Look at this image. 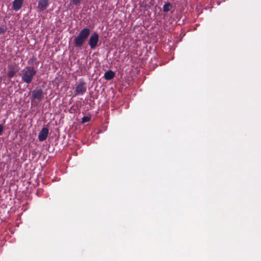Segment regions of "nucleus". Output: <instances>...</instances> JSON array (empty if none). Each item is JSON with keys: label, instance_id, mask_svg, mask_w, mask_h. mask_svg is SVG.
Listing matches in <instances>:
<instances>
[{"label": "nucleus", "instance_id": "10", "mask_svg": "<svg viewBox=\"0 0 261 261\" xmlns=\"http://www.w3.org/2000/svg\"><path fill=\"white\" fill-rule=\"evenodd\" d=\"M171 8V5L168 3L167 4H165L163 6V11L164 12H168L170 10V8Z\"/></svg>", "mask_w": 261, "mask_h": 261}, {"label": "nucleus", "instance_id": "9", "mask_svg": "<svg viewBox=\"0 0 261 261\" xmlns=\"http://www.w3.org/2000/svg\"><path fill=\"white\" fill-rule=\"evenodd\" d=\"M115 76V73L111 70L106 71L104 74V77L106 80H111Z\"/></svg>", "mask_w": 261, "mask_h": 261}, {"label": "nucleus", "instance_id": "11", "mask_svg": "<svg viewBox=\"0 0 261 261\" xmlns=\"http://www.w3.org/2000/svg\"><path fill=\"white\" fill-rule=\"evenodd\" d=\"M16 72L17 70H9L7 75L9 79H11L15 75Z\"/></svg>", "mask_w": 261, "mask_h": 261}, {"label": "nucleus", "instance_id": "14", "mask_svg": "<svg viewBox=\"0 0 261 261\" xmlns=\"http://www.w3.org/2000/svg\"><path fill=\"white\" fill-rule=\"evenodd\" d=\"M82 0H71L70 4L77 6L80 4Z\"/></svg>", "mask_w": 261, "mask_h": 261}, {"label": "nucleus", "instance_id": "12", "mask_svg": "<svg viewBox=\"0 0 261 261\" xmlns=\"http://www.w3.org/2000/svg\"><path fill=\"white\" fill-rule=\"evenodd\" d=\"M37 61L36 57L33 56L31 58H30L28 61V64H34V63Z\"/></svg>", "mask_w": 261, "mask_h": 261}, {"label": "nucleus", "instance_id": "4", "mask_svg": "<svg viewBox=\"0 0 261 261\" xmlns=\"http://www.w3.org/2000/svg\"><path fill=\"white\" fill-rule=\"evenodd\" d=\"M99 41V35L98 34L94 32L91 34L90 36L88 44L90 46L91 49H95L97 45V43Z\"/></svg>", "mask_w": 261, "mask_h": 261}, {"label": "nucleus", "instance_id": "8", "mask_svg": "<svg viewBox=\"0 0 261 261\" xmlns=\"http://www.w3.org/2000/svg\"><path fill=\"white\" fill-rule=\"evenodd\" d=\"M22 4V0H14L12 3V8L14 11H17L21 8Z\"/></svg>", "mask_w": 261, "mask_h": 261}, {"label": "nucleus", "instance_id": "17", "mask_svg": "<svg viewBox=\"0 0 261 261\" xmlns=\"http://www.w3.org/2000/svg\"><path fill=\"white\" fill-rule=\"evenodd\" d=\"M5 30L4 28H0V34H3L5 32Z\"/></svg>", "mask_w": 261, "mask_h": 261}, {"label": "nucleus", "instance_id": "6", "mask_svg": "<svg viewBox=\"0 0 261 261\" xmlns=\"http://www.w3.org/2000/svg\"><path fill=\"white\" fill-rule=\"evenodd\" d=\"M49 5L48 0H39L38 3L37 9L40 11H43L47 9Z\"/></svg>", "mask_w": 261, "mask_h": 261}, {"label": "nucleus", "instance_id": "2", "mask_svg": "<svg viewBox=\"0 0 261 261\" xmlns=\"http://www.w3.org/2000/svg\"><path fill=\"white\" fill-rule=\"evenodd\" d=\"M37 71L33 66H27L22 70L21 80L26 84H30Z\"/></svg>", "mask_w": 261, "mask_h": 261}, {"label": "nucleus", "instance_id": "1", "mask_svg": "<svg viewBox=\"0 0 261 261\" xmlns=\"http://www.w3.org/2000/svg\"><path fill=\"white\" fill-rule=\"evenodd\" d=\"M90 34V30L88 28L83 29L74 38L73 41L76 47H82Z\"/></svg>", "mask_w": 261, "mask_h": 261}, {"label": "nucleus", "instance_id": "15", "mask_svg": "<svg viewBox=\"0 0 261 261\" xmlns=\"http://www.w3.org/2000/svg\"><path fill=\"white\" fill-rule=\"evenodd\" d=\"M8 67L9 70H16L14 66L12 65H8Z\"/></svg>", "mask_w": 261, "mask_h": 261}, {"label": "nucleus", "instance_id": "5", "mask_svg": "<svg viewBox=\"0 0 261 261\" xmlns=\"http://www.w3.org/2000/svg\"><path fill=\"white\" fill-rule=\"evenodd\" d=\"M43 96V91L41 89H35L32 91L31 99L41 100Z\"/></svg>", "mask_w": 261, "mask_h": 261}, {"label": "nucleus", "instance_id": "3", "mask_svg": "<svg viewBox=\"0 0 261 261\" xmlns=\"http://www.w3.org/2000/svg\"><path fill=\"white\" fill-rule=\"evenodd\" d=\"M86 83L84 80L80 79L74 89V96L83 95L86 92Z\"/></svg>", "mask_w": 261, "mask_h": 261}, {"label": "nucleus", "instance_id": "13", "mask_svg": "<svg viewBox=\"0 0 261 261\" xmlns=\"http://www.w3.org/2000/svg\"><path fill=\"white\" fill-rule=\"evenodd\" d=\"M91 117L89 116H84L83 117L82 120V123H84L90 121Z\"/></svg>", "mask_w": 261, "mask_h": 261}, {"label": "nucleus", "instance_id": "16", "mask_svg": "<svg viewBox=\"0 0 261 261\" xmlns=\"http://www.w3.org/2000/svg\"><path fill=\"white\" fill-rule=\"evenodd\" d=\"M3 126L2 124H0V136L2 135L3 132Z\"/></svg>", "mask_w": 261, "mask_h": 261}, {"label": "nucleus", "instance_id": "7", "mask_svg": "<svg viewBox=\"0 0 261 261\" xmlns=\"http://www.w3.org/2000/svg\"><path fill=\"white\" fill-rule=\"evenodd\" d=\"M48 135V129L46 127H43L39 132L38 135V139L40 141H43L46 139Z\"/></svg>", "mask_w": 261, "mask_h": 261}]
</instances>
